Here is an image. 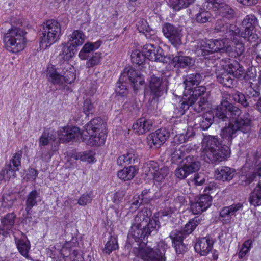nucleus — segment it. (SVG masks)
I'll return each mask as SVG.
<instances>
[{
	"label": "nucleus",
	"instance_id": "obj_57",
	"mask_svg": "<svg viewBox=\"0 0 261 261\" xmlns=\"http://www.w3.org/2000/svg\"><path fill=\"white\" fill-rule=\"evenodd\" d=\"M93 199V193H86L82 195L77 200V203L81 206H85L90 203Z\"/></svg>",
	"mask_w": 261,
	"mask_h": 261
},
{
	"label": "nucleus",
	"instance_id": "obj_51",
	"mask_svg": "<svg viewBox=\"0 0 261 261\" xmlns=\"http://www.w3.org/2000/svg\"><path fill=\"white\" fill-rule=\"evenodd\" d=\"M102 119L100 117L93 119L87 124L85 129L87 132H93V133L98 132L100 130V126L101 124Z\"/></svg>",
	"mask_w": 261,
	"mask_h": 261
},
{
	"label": "nucleus",
	"instance_id": "obj_25",
	"mask_svg": "<svg viewBox=\"0 0 261 261\" xmlns=\"http://www.w3.org/2000/svg\"><path fill=\"white\" fill-rule=\"evenodd\" d=\"M152 126L153 122L151 120L141 118L133 124L132 128L136 133L142 135L150 131Z\"/></svg>",
	"mask_w": 261,
	"mask_h": 261
},
{
	"label": "nucleus",
	"instance_id": "obj_49",
	"mask_svg": "<svg viewBox=\"0 0 261 261\" xmlns=\"http://www.w3.org/2000/svg\"><path fill=\"white\" fill-rule=\"evenodd\" d=\"M229 96L231 97L234 101L241 104L244 107L249 106L251 102V100L247 99L244 94L238 91L232 94L231 95H229Z\"/></svg>",
	"mask_w": 261,
	"mask_h": 261
},
{
	"label": "nucleus",
	"instance_id": "obj_32",
	"mask_svg": "<svg viewBox=\"0 0 261 261\" xmlns=\"http://www.w3.org/2000/svg\"><path fill=\"white\" fill-rule=\"evenodd\" d=\"M228 72L233 77L240 79L242 77L245 70L242 66L236 60H231L228 65Z\"/></svg>",
	"mask_w": 261,
	"mask_h": 261
},
{
	"label": "nucleus",
	"instance_id": "obj_2",
	"mask_svg": "<svg viewBox=\"0 0 261 261\" xmlns=\"http://www.w3.org/2000/svg\"><path fill=\"white\" fill-rule=\"evenodd\" d=\"M221 143L216 136L207 135L204 137L202 142L201 156L207 163L217 164L229 157L230 150L228 144Z\"/></svg>",
	"mask_w": 261,
	"mask_h": 261
},
{
	"label": "nucleus",
	"instance_id": "obj_56",
	"mask_svg": "<svg viewBox=\"0 0 261 261\" xmlns=\"http://www.w3.org/2000/svg\"><path fill=\"white\" fill-rule=\"evenodd\" d=\"M184 151V147L183 146L178 147L177 146L170 148V153L172 159L174 161H176L178 159H181L185 155Z\"/></svg>",
	"mask_w": 261,
	"mask_h": 261
},
{
	"label": "nucleus",
	"instance_id": "obj_21",
	"mask_svg": "<svg viewBox=\"0 0 261 261\" xmlns=\"http://www.w3.org/2000/svg\"><path fill=\"white\" fill-rule=\"evenodd\" d=\"M243 205L238 203L223 207L220 211L219 215L221 221L225 223H229L236 213L242 210Z\"/></svg>",
	"mask_w": 261,
	"mask_h": 261
},
{
	"label": "nucleus",
	"instance_id": "obj_24",
	"mask_svg": "<svg viewBox=\"0 0 261 261\" xmlns=\"http://www.w3.org/2000/svg\"><path fill=\"white\" fill-rule=\"evenodd\" d=\"M236 170L227 166L218 168L215 171V176L217 179L223 181H230L236 175Z\"/></svg>",
	"mask_w": 261,
	"mask_h": 261
},
{
	"label": "nucleus",
	"instance_id": "obj_34",
	"mask_svg": "<svg viewBox=\"0 0 261 261\" xmlns=\"http://www.w3.org/2000/svg\"><path fill=\"white\" fill-rule=\"evenodd\" d=\"M137 173V169L136 167L130 166L119 171L117 173V176L121 180L127 181L132 179Z\"/></svg>",
	"mask_w": 261,
	"mask_h": 261
},
{
	"label": "nucleus",
	"instance_id": "obj_60",
	"mask_svg": "<svg viewBox=\"0 0 261 261\" xmlns=\"http://www.w3.org/2000/svg\"><path fill=\"white\" fill-rule=\"evenodd\" d=\"M203 7L204 9L216 11V8L218 7L222 2V0H204Z\"/></svg>",
	"mask_w": 261,
	"mask_h": 261
},
{
	"label": "nucleus",
	"instance_id": "obj_10",
	"mask_svg": "<svg viewBox=\"0 0 261 261\" xmlns=\"http://www.w3.org/2000/svg\"><path fill=\"white\" fill-rule=\"evenodd\" d=\"M57 138L56 132L50 128H45L39 139L40 151L38 152V158L45 161H49L51 158L50 152L47 151L42 146L48 145L50 142H55Z\"/></svg>",
	"mask_w": 261,
	"mask_h": 261
},
{
	"label": "nucleus",
	"instance_id": "obj_41",
	"mask_svg": "<svg viewBox=\"0 0 261 261\" xmlns=\"http://www.w3.org/2000/svg\"><path fill=\"white\" fill-rule=\"evenodd\" d=\"M90 137L89 139V143L91 145L100 146L104 144L106 136L103 132H87Z\"/></svg>",
	"mask_w": 261,
	"mask_h": 261
},
{
	"label": "nucleus",
	"instance_id": "obj_33",
	"mask_svg": "<svg viewBox=\"0 0 261 261\" xmlns=\"http://www.w3.org/2000/svg\"><path fill=\"white\" fill-rule=\"evenodd\" d=\"M219 15L222 17V20H227L233 18L234 16V11L229 6L226 4L219 5L216 8Z\"/></svg>",
	"mask_w": 261,
	"mask_h": 261
},
{
	"label": "nucleus",
	"instance_id": "obj_47",
	"mask_svg": "<svg viewBox=\"0 0 261 261\" xmlns=\"http://www.w3.org/2000/svg\"><path fill=\"white\" fill-rule=\"evenodd\" d=\"M214 116L211 112L204 114L200 118V127L203 130L208 129L214 122Z\"/></svg>",
	"mask_w": 261,
	"mask_h": 261
},
{
	"label": "nucleus",
	"instance_id": "obj_15",
	"mask_svg": "<svg viewBox=\"0 0 261 261\" xmlns=\"http://www.w3.org/2000/svg\"><path fill=\"white\" fill-rule=\"evenodd\" d=\"M164 36L175 46L181 44V30L169 23H165L162 28Z\"/></svg>",
	"mask_w": 261,
	"mask_h": 261
},
{
	"label": "nucleus",
	"instance_id": "obj_5",
	"mask_svg": "<svg viewBox=\"0 0 261 261\" xmlns=\"http://www.w3.org/2000/svg\"><path fill=\"white\" fill-rule=\"evenodd\" d=\"M24 30L18 27H12L5 34L4 42L6 49L13 53L22 50L26 43Z\"/></svg>",
	"mask_w": 261,
	"mask_h": 261
},
{
	"label": "nucleus",
	"instance_id": "obj_6",
	"mask_svg": "<svg viewBox=\"0 0 261 261\" xmlns=\"http://www.w3.org/2000/svg\"><path fill=\"white\" fill-rule=\"evenodd\" d=\"M61 33V25L57 21L50 19L46 21L40 30V44L45 48L50 46L59 40Z\"/></svg>",
	"mask_w": 261,
	"mask_h": 261
},
{
	"label": "nucleus",
	"instance_id": "obj_36",
	"mask_svg": "<svg viewBox=\"0 0 261 261\" xmlns=\"http://www.w3.org/2000/svg\"><path fill=\"white\" fill-rule=\"evenodd\" d=\"M208 41L205 40H198L194 46L193 51L197 56H205L211 54L208 49Z\"/></svg>",
	"mask_w": 261,
	"mask_h": 261
},
{
	"label": "nucleus",
	"instance_id": "obj_7",
	"mask_svg": "<svg viewBox=\"0 0 261 261\" xmlns=\"http://www.w3.org/2000/svg\"><path fill=\"white\" fill-rule=\"evenodd\" d=\"M244 31L240 33V37L243 38L246 41L250 43H255L257 48H260L261 44L257 43L258 37L256 33L253 32L254 29L258 25V21L256 17L253 14L246 15L241 23Z\"/></svg>",
	"mask_w": 261,
	"mask_h": 261
},
{
	"label": "nucleus",
	"instance_id": "obj_52",
	"mask_svg": "<svg viewBox=\"0 0 261 261\" xmlns=\"http://www.w3.org/2000/svg\"><path fill=\"white\" fill-rule=\"evenodd\" d=\"M212 19V15L209 11L201 10L195 16L196 22L201 24L211 21Z\"/></svg>",
	"mask_w": 261,
	"mask_h": 261
},
{
	"label": "nucleus",
	"instance_id": "obj_13",
	"mask_svg": "<svg viewBox=\"0 0 261 261\" xmlns=\"http://www.w3.org/2000/svg\"><path fill=\"white\" fill-rule=\"evenodd\" d=\"M169 136V132L166 128L159 129L147 138L148 145L150 148H158L165 142Z\"/></svg>",
	"mask_w": 261,
	"mask_h": 261
},
{
	"label": "nucleus",
	"instance_id": "obj_43",
	"mask_svg": "<svg viewBox=\"0 0 261 261\" xmlns=\"http://www.w3.org/2000/svg\"><path fill=\"white\" fill-rule=\"evenodd\" d=\"M17 248L19 253L25 257L28 258V252L30 249V242L28 239H18L15 240Z\"/></svg>",
	"mask_w": 261,
	"mask_h": 261
},
{
	"label": "nucleus",
	"instance_id": "obj_37",
	"mask_svg": "<svg viewBox=\"0 0 261 261\" xmlns=\"http://www.w3.org/2000/svg\"><path fill=\"white\" fill-rule=\"evenodd\" d=\"M61 51L60 53L59 57L64 60H68L72 57L75 54L76 47L71 45L69 42L66 44H62L61 45Z\"/></svg>",
	"mask_w": 261,
	"mask_h": 261
},
{
	"label": "nucleus",
	"instance_id": "obj_45",
	"mask_svg": "<svg viewBox=\"0 0 261 261\" xmlns=\"http://www.w3.org/2000/svg\"><path fill=\"white\" fill-rule=\"evenodd\" d=\"M194 1V0H169L168 4L174 10L179 11L188 7Z\"/></svg>",
	"mask_w": 261,
	"mask_h": 261
},
{
	"label": "nucleus",
	"instance_id": "obj_20",
	"mask_svg": "<svg viewBox=\"0 0 261 261\" xmlns=\"http://www.w3.org/2000/svg\"><path fill=\"white\" fill-rule=\"evenodd\" d=\"M214 240L209 237L198 239L196 242L194 249L196 252L201 256H206L212 250Z\"/></svg>",
	"mask_w": 261,
	"mask_h": 261
},
{
	"label": "nucleus",
	"instance_id": "obj_19",
	"mask_svg": "<svg viewBox=\"0 0 261 261\" xmlns=\"http://www.w3.org/2000/svg\"><path fill=\"white\" fill-rule=\"evenodd\" d=\"M16 215L14 213H8L1 220L0 234L7 236L13 232Z\"/></svg>",
	"mask_w": 261,
	"mask_h": 261
},
{
	"label": "nucleus",
	"instance_id": "obj_62",
	"mask_svg": "<svg viewBox=\"0 0 261 261\" xmlns=\"http://www.w3.org/2000/svg\"><path fill=\"white\" fill-rule=\"evenodd\" d=\"M84 112L87 116L93 114L95 112V108L90 99H86L84 101L83 106Z\"/></svg>",
	"mask_w": 261,
	"mask_h": 261
},
{
	"label": "nucleus",
	"instance_id": "obj_26",
	"mask_svg": "<svg viewBox=\"0 0 261 261\" xmlns=\"http://www.w3.org/2000/svg\"><path fill=\"white\" fill-rule=\"evenodd\" d=\"M202 77V75L198 73L188 74L185 77L184 81L185 85L184 93H188L194 87L198 86L201 82Z\"/></svg>",
	"mask_w": 261,
	"mask_h": 261
},
{
	"label": "nucleus",
	"instance_id": "obj_9",
	"mask_svg": "<svg viewBox=\"0 0 261 261\" xmlns=\"http://www.w3.org/2000/svg\"><path fill=\"white\" fill-rule=\"evenodd\" d=\"M215 32L220 33V35L227 39L237 41L240 37V29L236 25L230 24L219 19L217 20L214 28Z\"/></svg>",
	"mask_w": 261,
	"mask_h": 261
},
{
	"label": "nucleus",
	"instance_id": "obj_28",
	"mask_svg": "<svg viewBox=\"0 0 261 261\" xmlns=\"http://www.w3.org/2000/svg\"><path fill=\"white\" fill-rule=\"evenodd\" d=\"M101 41L95 42H87L84 44L79 54V57L82 60H87L90 57L91 52L97 49L101 45Z\"/></svg>",
	"mask_w": 261,
	"mask_h": 261
},
{
	"label": "nucleus",
	"instance_id": "obj_61",
	"mask_svg": "<svg viewBox=\"0 0 261 261\" xmlns=\"http://www.w3.org/2000/svg\"><path fill=\"white\" fill-rule=\"evenodd\" d=\"M185 202V199L183 196L175 195L174 198H171L169 202V204L171 206H174L175 210H176L177 208H179Z\"/></svg>",
	"mask_w": 261,
	"mask_h": 261
},
{
	"label": "nucleus",
	"instance_id": "obj_50",
	"mask_svg": "<svg viewBox=\"0 0 261 261\" xmlns=\"http://www.w3.org/2000/svg\"><path fill=\"white\" fill-rule=\"evenodd\" d=\"M127 81H120V77L116 83L115 92L117 96L125 97L128 93L127 87Z\"/></svg>",
	"mask_w": 261,
	"mask_h": 261
},
{
	"label": "nucleus",
	"instance_id": "obj_58",
	"mask_svg": "<svg viewBox=\"0 0 261 261\" xmlns=\"http://www.w3.org/2000/svg\"><path fill=\"white\" fill-rule=\"evenodd\" d=\"M86 63V67L88 68H92L97 65L100 63L101 59V54L99 53H95L92 54V56Z\"/></svg>",
	"mask_w": 261,
	"mask_h": 261
},
{
	"label": "nucleus",
	"instance_id": "obj_54",
	"mask_svg": "<svg viewBox=\"0 0 261 261\" xmlns=\"http://www.w3.org/2000/svg\"><path fill=\"white\" fill-rule=\"evenodd\" d=\"M145 54L138 50H134L131 54L132 61L134 64L138 65H142L146 59Z\"/></svg>",
	"mask_w": 261,
	"mask_h": 261
},
{
	"label": "nucleus",
	"instance_id": "obj_8",
	"mask_svg": "<svg viewBox=\"0 0 261 261\" xmlns=\"http://www.w3.org/2000/svg\"><path fill=\"white\" fill-rule=\"evenodd\" d=\"M223 98L221 103L215 109L216 117L223 121H227L239 116L241 113V110L228 101L227 97Z\"/></svg>",
	"mask_w": 261,
	"mask_h": 261
},
{
	"label": "nucleus",
	"instance_id": "obj_23",
	"mask_svg": "<svg viewBox=\"0 0 261 261\" xmlns=\"http://www.w3.org/2000/svg\"><path fill=\"white\" fill-rule=\"evenodd\" d=\"M146 169L145 172L147 169L149 168L148 171H150L151 174L153 176L154 180L158 182H162L165 179L169 174V169L167 167L162 166L160 168L156 170L155 167H153V164H147V167H145Z\"/></svg>",
	"mask_w": 261,
	"mask_h": 261
},
{
	"label": "nucleus",
	"instance_id": "obj_55",
	"mask_svg": "<svg viewBox=\"0 0 261 261\" xmlns=\"http://www.w3.org/2000/svg\"><path fill=\"white\" fill-rule=\"evenodd\" d=\"M186 234L181 230L177 229L172 231L170 234V237L172 240L173 244L182 243L183 240L186 237Z\"/></svg>",
	"mask_w": 261,
	"mask_h": 261
},
{
	"label": "nucleus",
	"instance_id": "obj_53",
	"mask_svg": "<svg viewBox=\"0 0 261 261\" xmlns=\"http://www.w3.org/2000/svg\"><path fill=\"white\" fill-rule=\"evenodd\" d=\"M136 157L134 154L128 153L118 157L117 159V164L119 166H124L134 163Z\"/></svg>",
	"mask_w": 261,
	"mask_h": 261
},
{
	"label": "nucleus",
	"instance_id": "obj_31",
	"mask_svg": "<svg viewBox=\"0 0 261 261\" xmlns=\"http://www.w3.org/2000/svg\"><path fill=\"white\" fill-rule=\"evenodd\" d=\"M48 80L54 85H62L64 84V77L54 67H49L47 71Z\"/></svg>",
	"mask_w": 261,
	"mask_h": 261
},
{
	"label": "nucleus",
	"instance_id": "obj_17",
	"mask_svg": "<svg viewBox=\"0 0 261 261\" xmlns=\"http://www.w3.org/2000/svg\"><path fill=\"white\" fill-rule=\"evenodd\" d=\"M150 95L153 99L161 96L164 92L167 91V87L164 84L162 77L152 75L150 77L149 83Z\"/></svg>",
	"mask_w": 261,
	"mask_h": 261
},
{
	"label": "nucleus",
	"instance_id": "obj_42",
	"mask_svg": "<svg viewBox=\"0 0 261 261\" xmlns=\"http://www.w3.org/2000/svg\"><path fill=\"white\" fill-rule=\"evenodd\" d=\"M249 200L250 204L254 206L261 205V185L260 183L250 194Z\"/></svg>",
	"mask_w": 261,
	"mask_h": 261
},
{
	"label": "nucleus",
	"instance_id": "obj_29",
	"mask_svg": "<svg viewBox=\"0 0 261 261\" xmlns=\"http://www.w3.org/2000/svg\"><path fill=\"white\" fill-rule=\"evenodd\" d=\"M61 255L65 261H83V258L79 251L70 249L67 246H64L62 248Z\"/></svg>",
	"mask_w": 261,
	"mask_h": 261
},
{
	"label": "nucleus",
	"instance_id": "obj_30",
	"mask_svg": "<svg viewBox=\"0 0 261 261\" xmlns=\"http://www.w3.org/2000/svg\"><path fill=\"white\" fill-rule=\"evenodd\" d=\"M218 82L226 87L231 88L233 86L235 80L232 75L225 70L216 72Z\"/></svg>",
	"mask_w": 261,
	"mask_h": 261
},
{
	"label": "nucleus",
	"instance_id": "obj_1",
	"mask_svg": "<svg viewBox=\"0 0 261 261\" xmlns=\"http://www.w3.org/2000/svg\"><path fill=\"white\" fill-rule=\"evenodd\" d=\"M152 212L150 209L144 208L138 212L132 222L127 241L139 240V238H148L151 233H156L161 226L157 217L150 218Z\"/></svg>",
	"mask_w": 261,
	"mask_h": 261
},
{
	"label": "nucleus",
	"instance_id": "obj_12",
	"mask_svg": "<svg viewBox=\"0 0 261 261\" xmlns=\"http://www.w3.org/2000/svg\"><path fill=\"white\" fill-rule=\"evenodd\" d=\"M129 81L134 90H138L144 83V79L133 68H125L120 75V81Z\"/></svg>",
	"mask_w": 261,
	"mask_h": 261
},
{
	"label": "nucleus",
	"instance_id": "obj_63",
	"mask_svg": "<svg viewBox=\"0 0 261 261\" xmlns=\"http://www.w3.org/2000/svg\"><path fill=\"white\" fill-rule=\"evenodd\" d=\"M252 83H250V88L247 90V96L248 99L253 98L254 101H256L260 95V92L258 90V88L254 89L252 87Z\"/></svg>",
	"mask_w": 261,
	"mask_h": 261
},
{
	"label": "nucleus",
	"instance_id": "obj_38",
	"mask_svg": "<svg viewBox=\"0 0 261 261\" xmlns=\"http://www.w3.org/2000/svg\"><path fill=\"white\" fill-rule=\"evenodd\" d=\"M85 35L81 30H74L69 36V42L75 47L81 45L84 42Z\"/></svg>",
	"mask_w": 261,
	"mask_h": 261
},
{
	"label": "nucleus",
	"instance_id": "obj_40",
	"mask_svg": "<svg viewBox=\"0 0 261 261\" xmlns=\"http://www.w3.org/2000/svg\"><path fill=\"white\" fill-rule=\"evenodd\" d=\"M188 109L191 110L190 102L189 101V96L188 93H184V97L178 103V107L175 109L174 113L179 115H182Z\"/></svg>",
	"mask_w": 261,
	"mask_h": 261
},
{
	"label": "nucleus",
	"instance_id": "obj_59",
	"mask_svg": "<svg viewBox=\"0 0 261 261\" xmlns=\"http://www.w3.org/2000/svg\"><path fill=\"white\" fill-rule=\"evenodd\" d=\"M206 91V88L204 86H196L192 90L188 92L189 96L195 97H203L202 96Z\"/></svg>",
	"mask_w": 261,
	"mask_h": 261
},
{
	"label": "nucleus",
	"instance_id": "obj_16",
	"mask_svg": "<svg viewBox=\"0 0 261 261\" xmlns=\"http://www.w3.org/2000/svg\"><path fill=\"white\" fill-rule=\"evenodd\" d=\"M56 132V134H58L59 140L61 142H68L79 138L82 135L80 128L75 126L61 127Z\"/></svg>",
	"mask_w": 261,
	"mask_h": 261
},
{
	"label": "nucleus",
	"instance_id": "obj_4",
	"mask_svg": "<svg viewBox=\"0 0 261 261\" xmlns=\"http://www.w3.org/2000/svg\"><path fill=\"white\" fill-rule=\"evenodd\" d=\"M233 122H230L222 129L221 136L227 144L231 145L232 140L238 133H242L248 135L251 130V120L246 116L233 119Z\"/></svg>",
	"mask_w": 261,
	"mask_h": 261
},
{
	"label": "nucleus",
	"instance_id": "obj_46",
	"mask_svg": "<svg viewBox=\"0 0 261 261\" xmlns=\"http://www.w3.org/2000/svg\"><path fill=\"white\" fill-rule=\"evenodd\" d=\"M208 49H210L211 54L215 52L224 50L225 49V43L222 40H207Z\"/></svg>",
	"mask_w": 261,
	"mask_h": 261
},
{
	"label": "nucleus",
	"instance_id": "obj_44",
	"mask_svg": "<svg viewBox=\"0 0 261 261\" xmlns=\"http://www.w3.org/2000/svg\"><path fill=\"white\" fill-rule=\"evenodd\" d=\"M136 26L139 32L144 34L147 33L145 34V36L147 38L153 40L156 38V36L154 35H150L149 34H148L150 31V28L148 23L145 19L142 18L140 19L137 22Z\"/></svg>",
	"mask_w": 261,
	"mask_h": 261
},
{
	"label": "nucleus",
	"instance_id": "obj_11",
	"mask_svg": "<svg viewBox=\"0 0 261 261\" xmlns=\"http://www.w3.org/2000/svg\"><path fill=\"white\" fill-rule=\"evenodd\" d=\"M142 51L145 54L146 58L150 61L167 63L171 60L169 57L164 55L163 49L155 44L151 43L145 44L143 47Z\"/></svg>",
	"mask_w": 261,
	"mask_h": 261
},
{
	"label": "nucleus",
	"instance_id": "obj_18",
	"mask_svg": "<svg viewBox=\"0 0 261 261\" xmlns=\"http://www.w3.org/2000/svg\"><path fill=\"white\" fill-rule=\"evenodd\" d=\"M212 198L208 194L201 195L196 202L191 204V210L194 214L206 211L212 204Z\"/></svg>",
	"mask_w": 261,
	"mask_h": 261
},
{
	"label": "nucleus",
	"instance_id": "obj_3",
	"mask_svg": "<svg viewBox=\"0 0 261 261\" xmlns=\"http://www.w3.org/2000/svg\"><path fill=\"white\" fill-rule=\"evenodd\" d=\"M132 243L126 241L125 248L128 250L132 249V252L144 261H166L165 249L162 250L152 248L147 245V238H139Z\"/></svg>",
	"mask_w": 261,
	"mask_h": 261
},
{
	"label": "nucleus",
	"instance_id": "obj_48",
	"mask_svg": "<svg viewBox=\"0 0 261 261\" xmlns=\"http://www.w3.org/2000/svg\"><path fill=\"white\" fill-rule=\"evenodd\" d=\"M118 248L117 239L111 236L109 240L106 243L102 251L104 253L110 254L113 251L116 250Z\"/></svg>",
	"mask_w": 261,
	"mask_h": 261
},
{
	"label": "nucleus",
	"instance_id": "obj_64",
	"mask_svg": "<svg viewBox=\"0 0 261 261\" xmlns=\"http://www.w3.org/2000/svg\"><path fill=\"white\" fill-rule=\"evenodd\" d=\"M16 199V196L14 194H5L3 196V204L5 207H11Z\"/></svg>",
	"mask_w": 261,
	"mask_h": 261
},
{
	"label": "nucleus",
	"instance_id": "obj_35",
	"mask_svg": "<svg viewBox=\"0 0 261 261\" xmlns=\"http://www.w3.org/2000/svg\"><path fill=\"white\" fill-rule=\"evenodd\" d=\"M184 165L190 174L198 171L200 167V162L194 156H188L185 158Z\"/></svg>",
	"mask_w": 261,
	"mask_h": 261
},
{
	"label": "nucleus",
	"instance_id": "obj_27",
	"mask_svg": "<svg viewBox=\"0 0 261 261\" xmlns=\"http://www.w3.org/2000/svg\"><path fill=\"white\" fill-rule=\"evenodd\" d=\"M189 101L190 102L191 110L196 113L205 110L208 105L207 99L205 97L189 96Z\"/></svg>",
	"mask_w": 261,
	"mask_h": 261
},
{
	"label": "nucleus",
	"instance_id": "obj_39",
	"mask_svg": "<svg viewBox=\"0 0 261 261\" xmlns=\"http://www.w3.org/2000/svg\"><path fill=\"white\" fill-rule=\"evenodd\" d=\"M175 66L180 68H186L192 66L194 61L192 58L183 56H176L172 59Z\"/></svg>",
	"mask_w": 261,
	"mask_h": 261
},
{
	"label": "nucleus",
	"instance_id": "obj_14",
	"mask_svg": "<svg viewBox=\"0 0 261 261\" xmlns=\"http://www.w3.org/2000/svg\"><path fill=\"white\" fill-rule=\"evenodd\" d=\"M169 136V132L166 128L159 129L147 138L148 145L150 148H158L165 142Z\"/></svg>",
	"mask_w": 261,
	"mask_h": 261
},
{
	"label": "nucleus",
	"instance_id": "obj_22",
	"mask_svg": "<svg viewBox=\"0 0 261 261\" xmlns=\"http://www.w3.org/2000/svg\"><path fill=\"white\" fill-rule=\"evenodd\" d=\"M41 201V197L40 192L36 190H33L30 192L26 196L25 200V211L27 214V216L24 220H27L28 219L29 221L32 219V217H29V215L31 214V212L34 206H37L38 203Z\"/></svg>",
	"mask_w": 261,
	"mask_h": 261
}]
</instances>
